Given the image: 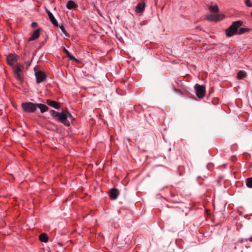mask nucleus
Masks as SVG:
<instances>
[{"label": "nucleus", "mask_w": 252, "mask_h": 252, "mask_svg": "<svg viewBox=\"0 0 252 252\" xmlns=\"http://www.w3.org/2000/svg\"><path fill=\"white\" fill-rule=\"evenodd\" d=\"M30 63H28V66H30Z\"/></svg>", "instance_id": "nucleus-26"}, {"label": "nucleus", "mask_w": 252, "mask_h": 252, "mask_svg": "<svg viewBox=\"0 0 252 252\" xmlns=\"http://www.w3.org/2000/svg\"><path fill=\"white\" fill-rule=\"evenodd\" d=\"M46 103L49 105L53 107L55 109H59L60 108V103H58L55 101L52 100L51 99H47Z\"/></svg>", "instance_id": "nucleus-11"}, {"label": "nucleus", "mask_w": 252, "mask_h": 252, "mask_svg": "<svg viewBox=\"0 0 252 252\" xmlns=\"http://www.w3.org/2000/svg\"><path fill=\"white\" fill-rule=\"evenodd\" d=\"M224 17V15H222V14H217V15L210 14L206 16V19L209 21L218 22V21L222 19Z\"/></svg>", "instance_id": "nucleus-7"}, {"label": "nucleus", "mask_w": 252, "mask_h": 252, "mask_svg": "<svg viewBox=\"0 0 252 252\" xmlns=\"http://www.w3.org/2000/svg\"><path fill=\"white\" fill-rule=\"evenodd\" d=\"M40 29H37L34 31L31 36L29 38V40H33L37 38L39 36Z\"/></svg>", "instance_id": "nucleus-13"}, {"label": "nucleus", "mask_w": 252, "mask_h": 252, "mask_svg": "<svg viewBox=\"0 0 252 252\" xmlns=\"http://www.w3.org/2000/svg\"><path fill=\"white\" fill-rule=\"evenodd\" d=\"M251 16H252V11L251 12Z\"/></svg>", "instance_id": "nucleus-27"}, {"label": "nucleus", "mask_w": 252, "mask_h": 252, "mask_svg": "<svg viewBox=\"0 0 252 252\" xmlns=\"http://www.w3.org/2000/svg\"><path fill=\"white\" fill-rule=\"evenodd\" d=\"M250 241L251 242H252V236L250 237Z\"/></svg>", "instance_id": "nucleus-25"}, {"label": "nucleus", "mask_w": 252, "mask_h": 252, "mask_svg": "<svg viewBox=\"0 0 252 252\" xmlns=\"http://www.w3.org/2000/svg\"><path fill=\"white\" fill-rule=\"evenodd\" d=\"M243 24L241 21H236L233 22L232 25L225 30V34L227 37H231L235 34H242L243 33L249 31L248 28H241Z\"/></svg>", "instance_id": "nucleus-1"}, {"label": "nucleus", "mask_w": 252, "mask_h": 252, "mask_svg": "<svg viewBox=\"0 0 252 252\" xmlns=\"http://www.w3.org/2000/svg\"><path fill=\"white\" fill-rule=\"evenodd\" d=\"M119 194V191L117 189L113 188L110 190L109 196L112 199L117 198Z\"/></svg>", "instance_id": "nucleus-9"}, {"label": "nucleus", "mask_w": 252, "mask_h": 252, "mask_svg": "<svg viewBox=\"0 0 252 252\" xmlns=\"http://www.w3.org/2000/svg\"><path fill=\"white\" fill-rule=\"evenodd\" d=\"M209 9L211 12L214 13H217L219 11V8L217 5L209 6Z\"/></svg>", "instance_id": "nucleus-18"}, {"label": "nucleus", "mask_w": 252, "mask_h": 252, "mask_svg": "<svg viewBox=\"0 0 252 252\" xmlns=\"http://www.w3.org/2000/svg\"><path fill=\"white\" fill-rule=\"evenodd\" d=\"M245 4L249 7H252V2L251 0H245Z\"/></svg>", "instance_id": "nucleus-20"}, {"label": "nucleus", "mask_w": 252, "mask_h": 252, "mask_svg": "<svg viewBox=\"0 0 252 252\" xmlns=\"http://www.w3.org/2000/svg\"><path fill=\"white\" fill-rule=\"evenodd\" d=\"M196 92V94L199 98H202L204 96L206 91L205 87L203 85L196 84L194 86Z\"/></svg>", "instance_id": "nucleus-6"}, {"label": "nucleus", "mask_w": 252, "mask_h": 252, "mask_svg": "<svg viewBox=\"0 0 252 252\" xmlns=\"http://www.w3.org/2000/svg\"><path fill=\"white\" fill-rule=\"evenodd\" d=\"M60 29L62 30V31L63 32H64L65 34H66L65 33V32H66L65 30L64 27L63 25H61V26H60Z\"/></svg>", "instance_id": "nucleus-23"}, {"label": "nucleus", "mask_w": 252, "mask_h": 252, "mask_svg": "<svg viewBox=\"0 0 252 252\" xmlns=\"http://www.w3.org/2000/svg\"><path fill=\"white\" fill-rule=\"evenodd\" d=\"M37 25V24L36 22H32L31 24V26L32 28H35Z\"/></svg>", "instance_id": "nucleus-24"}, {"label": "nucleus", "mask_w": 252, "mask_h": 252, "mask_svg": "<svg viewBox=\"0 0 252 252\" xmlns=\"http://www.w3.org/2000/svg\"><path fill=\"white\" fill-rule=\"evenodd\" d=\"M145 8V4L144 3L141 2L137 4L136 7V12L138 13L142 12Z\"/></svg>", "instance_id": "nucleus-15"}, {"label": "nucleus", "mask_w": 252, "mask_h": 252, "mask_svg": "<svg viewBox=\"0 0 252 252\" xmlns=\"http://www.w3.org/2000/svg\"><path fill=\"white\" fill-rule=\"evenodd\" d=\"M35 76L36 77V82L37 84L43 82L47 78V75L41 70H35Z\"/></svg>", "instance_id": "nucleus-5"}, {"label": "nucleus", "mask_w": 252, "mask_h": 252, "mask_svg": "<svg viewBox=\"0 0 252 252\" xmlns=\"http://www.w3.org/2000/svg\"><path fill=\"white\" fill-rule=\"evenodd\" d=\"M46 13L48 14V16L50 20L51 21V23L53 25H54L55 26H58V22L56 20V19L55 18L54 16L52 14V13L47 9H46Z\"/></svg>", "instance_id": "nucleus-10"}, {"label": "nucleus", "mask_w": 252, "mask_h": 252, "mask_svg": "<svg viewBox=\"0 0 252 252\" xmlns=\"http://www.w3.org/2000/svg\"><path fill=\"white\" fill-rule=\"evenodd\" d=\"M70 60L75 62H78L77 59H76L73 56H72L71 54L67 57Z\"/></svg>", "instance_id": "nucleus-21"}, {"label": "nucleus", "mask_w": 252, "mask_h": 252, "mask_svg": "<svg viewBox=\"0 0 252 252\" xmlns=\"http://www.w3.org/2000/svg\"><path fill=\"white\" fill-rule=\"evenodd\" d=\"M246 72L244 71L241 70L239 71L237 74V78L238 79H242L246 76Z\"/></svg>", "instance_id": "nucleus-17"}, {"label": "nucleus", "mask_w": 252, "mask_h": 252, "mask_svg": "<svg viewBox=\"0 0 252 252\" xmlns=\"http://www.w3.org/2000/svg\"><path fill=\"white\" fill-rule=\"evenodd\" d=\"M37 108L39 109L41 113H44L48 110V107L46 105L42 103H36V109Z\"/></svg>", "instance_id": "nucleus-12"}, {"label": "nucleus", "mask_w": 252, "mask_h": 252, "mask_svg": "<svg viewBox=\"0 0 252 252\" xmlns=\"http://www.w3.org/2000/svg\"><path fill=\"white\" fill-rule=\"evenodd\" d=\"M12 66L16 79L20 82H22L23 80V77L21 74L22 70L21 68L20 64L19 63H17L15 65H13Z\"/></svg>", "instance_id": "nucleus-4"}, {"label": "nucleus", "mask_w": 252, "mask_h": 252, "mask_svg": "<svg viewBox=\"0 0 252 252\" xmlns=\"http://www.w3.org/2000/svg\"><path fill=\"white\" fill-rule=\"evenodd\" d=\"M50 113L54 118L62 123L65 126H69L70 125L68 119L72 120V116L68 112L59 113L55 110H51L50 111Z\"/></svg>", "instance_id": "nucleus-2"}, {"label": "nucleus", "mask_w": 252, "mask_h": 252, "mask_svg": "<svg viewBox=\"0 0 252 252\" xmlns=\"http://www.w3.org/2000/svg\"><path fill=\"white\" fill-rule=\"evenodd\" d=\"M21 107L25 112L28 113H33L36 111V104L31 102L22 103Z\"/></svg>", "instance_id": "nucleus-3"}, {"label": "nucleus", "mask_w": 252, "mask_h": 252, "mask_svg": "<svg viewBox=\"0 0 252 252\" xmlns=\"http://www.w3.org/2000/svg\"><path fill=\"white\" fill-rule=\"evenodd\" d=\"M63 51L66 54V55L67 57H68V56H69L70 55V53H69V52L67 50H66L65 48H64L63 49Z\"/></svg>", "instance_id": "nucleus-22"}, {"label": "nucleus", "mask_w": 252, "mask_h": 252, "mask_svg": "<svg viewBox=\"0 0 252 252\" xmlns=\"http://www.w3.org/2000/svg\"><path fill=\"white\" fill-rule=\"evenodd\" d=\"M18 57L15 54H10L6 57V61L10 66H13L15 62L18 60Z\"/></svg>", "instance_id": "nucleus-8"}, {"label": "nucleus", "mask_w": 252, "mask_h": 252, "mask_svg": "<svg viewBox=\"0 0 252 252\" xmlns=\"http://www.w3.org/2000/svg\"><path fill=\"white\" fill-rule=\"evenodd\" d=\"M39 240L42 242L46 243L48 241V237L46 233L41 234L39 237Z\"/></svg>", "instance_id": "nucleus-16"}, {"label": "nucleus", "mask_w": 252, "mask_h": 252, "mask_svg": "<svg viewBox=\"0 0 252 252\" xmlns=\"http://www.w3.org/2000/svg\"><path fill=\"white\" fill-rule=\"evenodd\" d=\"M66 6L68 9H75L77 7V5L73 1L70 0L67 1Z\"/></svg>", "instance_id": "nucleus-14"}, {"label": "nucleus", "mask_w": 252, "mask_h": 252, "mask_svg": "<svg viewBox=\"0 0 252 252\" xmlns=\"http://www.w3.org/2000/svg\"><path fill=\"white\" fill-rule=\"evenodd\" d=\"M247 186L249 188H252V177L249 178L246 180Z\"/></svg>", "instance_id": "nucleus-19"}]
</instances>
